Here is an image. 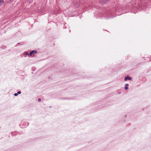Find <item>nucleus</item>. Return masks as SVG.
I'll return each mask as SVG.
<instances>
[{"label":"nucleus","instance_id":"obj_1","mask_svg":"<svg viewBox=\"0 0 151 151\" xmlns=\"http://www.w3.org/2000/svg\"><path fill=\"white\" fill-rule=\"evenodd\" d=\"M131 79L132 78L131 77H129V76H127L125 77L124 78V81H127L128 80L130 81L131 80Z\"/></svg>","mask_w":151,"mask_h":151},{"label":"nucleus","instance_id":"obj_2","mask_svg":"<svg viewBox=\"0 0 151 151\" xmlns=\"http://www.w3.org/2000/svg\"><path fill=\"white\" fill-rule=\"evenodd\" d=\"M37 52V51L35 50H32V51L30 52L29 53V55H31L33 53H36Z\"/></svg>","mask_w":151,"mask_h":151},{"label":"nucleus","instance_id":"obj_3","mask_svg":"<svg viewBox=\"0 0 151 151\" xmlns=\"http://www.w3.org/2000/svg\"><path fill=\"white\" fill-rule=\"evenodd\" d=\"M4 1L3 0H0V6L4 4Z\"/></svg>","mask_w":151,"mask_h":151},{"label":"nucleus","instance_id":"obj_4","mask_svg":"<svg viewBox=\"0 0 151 151\" xmlns=\"http://www.w3.org/2000/svg\"><path fill=\"white\" fill-rule=\"evenodd\" d=\"M128 88L127 87V86H125V89L126 90H127L128 89Z\"/></svg>","mask_w":151,"mask_h":151},{"label":"nucleus","instance_id":"obj_5","mask_svg":"<svg viewBox=\"0 0 151 151\" xmlns=\"http://www.w3.org/2000/svg\"><path fill=\"white\" fill-rule=\"evenodd\" d=\"M18 93H14V96H17L18 95Z\"/></svg>","mask_w":151,"mask_h":151},{"label":"nucleus","instance_id":"obj_6","mask_svg":"<svg viewBox=\"0 0 151 151\" xmlns=\"http://www.w3.org/2000/svg\"><path fill=\"white\" fill-rule=\"evenodd\" d=\"M41 101V100L40 99H38V101H39V102H40Z\"/></svg>","mask_w":151,"mask_h":151},{"label":"nucleus","instance_id":"obj_7","mask_svg":"<svg viewBox=\"0 0 151 151\" xmlns=\"http://www.w3.org/2000/svg\"><path fill=\"white\" fill-rule=\"evenodd\" d=\"M21 93V92L20 91H19L18 92V94H20Z\"/></svg>","mask_w":151,"mask_h":151},{"label":"nucleus","instance_id":"obj_8","mask_svg":"<svg viewBox=\"0 0 151 151\" xmlns=\"http://www.w3.org/2000/svg\"><path fill=\"white\" fill-rule=\"evenodd\" d=\"M129 84H125L126 86H128Z\"/></svg>","mask_w":151,"mask_h":151}]
</instances>
